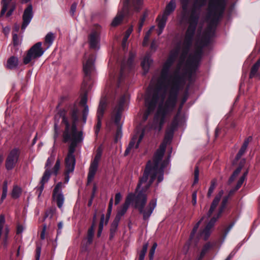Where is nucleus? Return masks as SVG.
<instances>
[{"label": "nucleus", "instance_id": "f257e3e1", "mask_svg": "<svg viewBox=\"0 0 260 260\" xmlns=\"http://www.w3.org/2000/svg\"><path fill=\"white\" fill-rule=\"evenodd\" d=\"M191 45L187 46L184 41L181 50L177 47L171 51L163 64L160 76L155 86L153 87L155 83L153 78L147 90L145 98L147 110L142 119L143 121H145L158 105V110L151 127L156 131L159 132L161 129L167 114L171 112L175 106L178 84L182 76L180 72L181 68L184 66L183 73L186 75L193 73L199 64L202 53V48L204 46L197 41L196 51L193 54L189 55L185 61Z\"/></svg>", "mask_w": 260, "mask_h": 260}, {"label": "nucleus", "instance_id": "f03ea898", "mask_svg": "<svg viewBox=\"0 0 260 260\" xmlns=\"http://www.w3.org/2000/svg\"><path fill=\"white\" fill-rule=\"evenodd\" d=\"M182 11L180 15L181 23L187 22L184 42L187 46L192 44V38L200 17L201 9L205 5L207 0H179ZM226 0H209L207 20L209 26L203 38L198 39L202 46L207 45L212 35L214 27L221 16L225 8Z\"/></svg>", "mask_w": 260, "mask_h": 260}, {"label": "nucleus", "instance_id": "7ed1b4c3", "mask_svg": "<svg viewBox=\"0 0 260 260\" xmlns=\"http://www.w3.org/2000/svg\"><path fill=\"white\" fill-rule=\"evenodd\" d=\"M171 135H166L163 142L155 152L152 161L149 160L146 166L143 176L137 185L134 198L135 207L143 215V218L147 220L156 206V199H152L144 209L147 202L146 191L154 179L157 177L158 183L163 180L164 169L168 164L167 160H162L167 144L171 139Z\"/></svg>", "mask_w": 260, "mask_h": 260}, {"label": "nucleus", "instance_id": "20e7f679", "mask_svg": "<svg viewBox=\"0 0 260 260\" xmlns=\"http://www.w3.org/2000/svg\"><path fill=\"white\" fill-rule=\"evenodd\" d=\"M79 111L77 109L74 108L71 113L72 124L71 126L67 118L62 115V113H58L55 116L54 123V138L55 140L58 136V128L57 127V120L62 117V121L65 124L66 128L63 137L64 142L70 141L71 144L69 147L68 153L65 158L66 173L69 174L73 172L75 165V157L74 153L77 144L81 143L83 140L82 133L81 131H77L75 123L78 119Z\"/></svg>", "mask_w": 260, "mask_h": 260}, {"label": "nucleus", "instance_id": "39448f33", "mask_svg": "<svg viewBox=\"0 0 260 260\" xmlns=\"http://www.w3.org/2000/svg\"><path fill=\"white\" fill-rule=\"evenodd\" d=\"M223 194L222 190L220 191L213 201L210 209L207 213V217L212 216L210 220L208 222L205 228L202 230L200 233V237L204 240H206L209 237L212 231V229L217 221V219L220 217L223 209L225 207L228 200V197H224L221 203V205L219 208L218 210L216 208L218 205V203L221 199L222 196Z\"/></svg>", "mask_w": 260, "mask_h": 260}, {"label": "nucleus", "instance_id": "423d86ee", "mask_svg": "<svg viewBox=\"0 0 260 260\" xmlns=\"http://www.w3.org/2000/svg\"><path fill=\"white\" fill-rule=\"evenodd\" d=\"M126 96L125 95H123L119 99L117 106L114 108L113 112V118L114 120L115 123L119 126V122L121 119V115L122 111L123 110L124 103L126 102ZM122 135V131L121 127L118 126L116 135L115 137V141H117L120 139Z\"/></svg>", "mask_w": 260, "mask_h": 260}, {"label": "nucleus", "instance_id": "0eeeda50", "mask_svg": "<svg viewBox=\"0 0 260 260\" xmlns=\"http://www.w3.org/2000/svg\"><path fill=\"white\" fill-rule=\"evenodd\" d=\"M42 45L41 42H38L27 51L26 55L23 57L24 64H27L34 61L43 54L44 50L42 47Z\"/></svg>", "mask_w": 260, "mask_h": 260}, {"label": "nucleus", "instance_id": "6e6552de", "mask_svg": "<svg viewBox=\"0 0 260 260\" xmlns=\"http://www.w3.org/2000/svg\"><path fill=\"white\" fill-rule=\"evenodd\" d=\"M63 184L58 182L54 187L53 190L52 198L59 208H61L64 201V197L62 192Z\"/></svg>", "mask_w": 260, "mask_h": 260}, {"label": "nucleus", "instance_id": "1a4fd4ad", "mask_svg": "<svg viewBox=\"0 0 260 260\" xmlns=\"http://www.w3.org/2000/svg\"><path fill=\"white\" fill-rule=\"evenodd\" d=\"M54 156L51 155L50 157L48 158L47 160L45 165V168L46 169L40 182L41 185L40 187L39 188V189L40 190L39 196L40 195V194L41 193L42 191L44 189V186L45 183L47 182L48 181L49 179L50 178L51 173L50 170H49L48 167H49L51 165L52 163L54 161Z\"/></svg>", "mask_w": 260, "mask_h": 260}, {"label": "nucleus", "instance_id": "9d476101", "mask_svg": "<svg viewBox=\"0 0 260 260\" xmlns=\"http://www.w3.org/2000/svg\"><path fill=\"white\" fill-rule=\"evenodd\" d=\"M19 157L18 151L15 149L12 150L6 159V168L7 170H12L17 163Z\"/></svg>", "mask_w": 260, "mask_h": 260}, {"label": "nucleus", "instance_id": "9b49d317", "mask_svg": "<svg viewBox=\"0 0 260 260\" xmlns=\"http://www.w3.org/2000/svg\"><path fill=\"white\" fill-rule=\"evenodd\" d=\"M134 198V194L132 193L129 194L125 201V203L122 205V206L119 208V209L117 211V213L115 219H117L118 220H120L121 217L126 213L127 211L129 205L131 202V201Z\"/></svg>", "mask_w": 260, "mask_h": 260}, {"label": "nucleus", "instance_id": "f8f14e48", "mask_svg": "<svg viewBox=\"0 0 260 260\" xmlns=\"http://www.w3.org/2000/svg\"><path fill=\"white\" fill-rule=\"evenodd\" d=\"M32 7L29 5L24 10L23 15V23L21 29L24 30L32 18Z\"/></svg>", "mask_w": 260, "mask_h": 260}, {"label": "nucleus", "instance_id": "ddd939ff", "mask_svg": "<svg viewBox=\"0 0 260 260\" xmlns=\"http://www.w3.org/2000/svg\"><path fill=\"white\" fill-rule=\"evenodd\" d=\"M129 0H124L123 2V7L122 10L118 12L116 16L114 18L112 22L111 25L113 26H116L118 25L122 20L123 15L127 11L128 5Z\"/></svg>", "mask_w": 260, "mask_h": 260}, {"label": "nucleus", "instance_id": "4468645a", "mask_svg": "<svg viewBox=\"0 0 260 260\" xmlns=\"http://www.w3.org/2000/svg\"><path fill=\"white\" fill-rule=\"evenodd\" d=\"M94 60L95 57L94 55H91L86 62L83 63V71L87 77L94 71L93 62Z\"/></svg>", "mask_w": 260, "mask_h": 260}, {"label": "nucleus", "instance_id": "2eb2a0df", "mask_svg": "<svg viewBox=\"0 0 260 260\" xmlns=\"http://www.w3.org/2000/svg\"><path fill=\"white\" fill-rule=\"evenodd\" d=\"M101 28L100 26H97L96 31H92L89 36L90 46L92 48H96L99 43V30Z\"/></svg>", "mask_w": 260, "mask_h": 260}, {"label": "nucleus", "instance_id": "dca6fc26", "mask_svg": "<svg viewBox=\"0 0 260 260\" xmlns=\"http://www.w3.org/2000/svg\"><path fill=\"white\" fill-rule=\"evenodd\" d=\"M143 136H144V134L143 133L140 135L138 141L137 140L136 137H134L132 139V140L131 141L130 143H129V145H128L127 148H126V149L125 151V152H124L125 155H128L132 150H133L134 149L138 148L140 142H141V141L142 140V139L143 138Z\"/></svg>", "mask_w": 260, "mask_h": 260}, {"label": "nucleus", "instance_id": "f3484780", "mask_svg": "<svg viewBox=\"0 0 260 260\" xmlns=\"http://www.w3.org/2000/svg\"><path fill=\"white\" fill-rule=\"evenodd\" d=\"M99 162L92 161L88 174V182H90L93 179L98 168Z\"/></svg>", "mask_w": 260, "mask_h": 260}, {"label": "nucleus", "instance_id": "a211bd4d", "mask_svg": "<svg viewBox=\"0 0 260 260\" xmlns=\"http://www.w3.org/2000/svg\"><path fill=\"white\" fill-rule=\"evenodd\" d=\"M107 100L105 98L101 99L97 111L98 118H102L104 112L106 109Z\"/></svg>", "mask_w": 260, "mask_h": 260}, {"label": "nucleus", "instance_id": "6ab92c4d", "mask_svg": "<svg viewBox=\"0 0 260 260\" xmlns=\"http://www.w3.org/2000/svg\"><path fill=\"white\" fill-rule=\"evenodd\" d=\"M168 19V16L162 14L161 16L158 17L157 20L158 21V27L159 28L158 31V35H160L166 25V22Z\"/></svg>", "mask_w": 260, "mask_h": 260}, {"label": "nucleus", "instance_id": "aec40b11", "mask_svg": "<svg viewBox=\"0 0 260 260\" xmlns=\"http://www.w3.org/2000/svg\"><path fill=\"white\" fill-rule=\"evenodd\" d=\"M55 37V34L52 32H49L46 35L44 38V45L46 46V49H48L52 45Z\"/></svg>", "mask_w": 260, "mask_h": 260}, {"label": "nucleus", "instance_id": "412c9836", "mask_svg": "<svg viewBox=\"0 0 260 260\" xmlns=\"http://www.w3.org/2000/svg\"><path fill=\"white\" fill-rule=\"evenodd\" d=\"M176 7V1L171 0L170 2L167 5L163 14L168 16L175 10Z\"/></svg>", "mask_w": 260, "mask_h": 260}, {"label": "nucleus", "instance_id": "4be33fe9", "mask_svg": "<svg viewBox=\"0 0 260 260\" xmlns=\"http://www.w3.org/2000/svg\"><path fill=\"white\" fill-rule=\"evenodd\" d=\"M152 62V60L151 59L149 54H148L146 55L141 62L142 67L145 72H147L148 71L149 67Z\"/></svg>", "mask_w": 260, "mask_h": 260}, {"label": "nucleus", "instance_id": "5701e85b", "mask_svg": "<svg viewBox=\"0 0 260 260\" xmlns=\"http://www.w3.org/2000/svg\"><path fill=\"white\" fill-rule=\"evenodd\" d=\"M18 65V58L12 56L10 57L7 60L6 67L9 69L16 68Z\"/></svg>", "mask_w": 260, "mask_h": 260}, {"label": "nucleus", "instance_id": "b1692460", "mask_svg": "<svg viewBox=\"0 0 260 260\" xmlns=\"http://www.w3.org/2000/svg\"><path fill=\"white\" fill-rule=\"evenodd\" d=\"M247 174V172H245L242 175V176H241L240 177V178L239 179V180H238V181L237 183L236 187L230 191L229 196L233 194L236 191H237L240 188V187L241 186L242 184L243 183V182L245 179Z\"/></svg>", "mask_w": 260, "mask_h": 260}, {"label": "nucleus", "instance_id": "393cba45", "mask_svg": "<svg viewBox=\"0 0 260 260\" xmlns=\"http://www.w3.org/2000/svg\"><path fill=\"white\" fill-rule=\"evenodd\" d=\"M119 220L117 219H114L113 222L112 223L110 227V239H112L115 233L117 231V227L119 224Z\"/></svg>", "mask_w": 260, "mask_h": 260}, {"label": "nucleus", "instance_id": "a878e982", "mask_svg": "<svg viewBox=\"0 0 260 260\" xmlns=\"http://www.w3.org/2000/svg\"><path fill=\"white\" fill-rule=\"evenodd\" d=\"M259 67H260V58L252 66V67L251 69V71H250V73L249 75V77L250 78H253V77H254L256 75Z\"/></svg>", "mask_w": 260, "mask_h": 260}, {"label": "nucleus", "instance_id": "bb28decb", "mask_svg": "<svg viewBox=\"0 0 260 260\" xmlns=\"http://www.w3.org/2000/svg\"><path fill=\"white\" fill-rule=\"evenodd\" d=\"M21 189L18 186H15L12 190L11 196L14 199L18 198L21 193Z\"/></svg>", "mask_w": 260, "mask_h": 260}, {"label": "nucleus", "instance_id": "cd10ccee", "mask_svg": "<svg viewBox=\"0 0 260 260\" xmlns=\"http://www.w3.org/2000/svg\"><path fill=\"white\" fill-rule=\"evenodd\" d=\"M242 166L239 167L233 173V175L231 176L229 180V183L231 184L235 179V178L239 175L241 171Z\"/></svg>", "mask_w": 260, "mask_h": 260}, {"label": "nucleus", "instance_id": "c85d7f7f", "mask_svg": "<svg viewBox=\"0 0 260 260\" xmlns=\"http://www.w3.org/2000/svg\"><path fill=\"white\" fill-rule=\"evenodd\" d=\"M94 235L93 225H92L90 229L88 230L87 234V243L90 244L92 242L93 237Z\"/></svg>", "mask_w": 260, "mask_h": 260}, {"label": "nucleus", "instance_id": "c756f323", "mask_svg": "<svg viewBox=\"0 0 260 260\" xmlns=\"http://www.w3.org/2000/svg\"><path fill=\"white\" fill-rule=\"evenodd\" d=\"M132 31H133V27H130L126 31L124 36L123 38V41H122L123 47L124 48L126 46V41Z\"/></svg>", "mask_w": 260, "mask_h": 260}, {"label": "nucleus", "instance_id": "7c9ffc66", "mask_svg": "<svg viewBox=\"0 0 260 260\" xmlns=\"http://www.w3.org/2000/svg\"><path fill=\"white\" fill-rule=\"evenodd\" d=\"M186 100H187V98L186 97H184L183 99H182L181 104V105L179 108V110H178V112L177 114H176V115L175 116V117H174V120L173 122V124L176 125L177 124L180 111L182 109L183 105L186 101Z\"/></svg>", "mask_w": 260, "mask_h": 260}, {"label": "nucleus", "instance_id": "2f4dec72", "mask_svg": "<svg viewBox=\"0 0 260 260\" xmlns=\"http://www.w3.org/2000/svg\"><path fill=\"white\" fill-rule=\"evenodd\" d=\"M148 246V243H146L143 245L142 249L139 253V260H144L146 253L147 251Z\"/></svg>", "mask_w": 260, "mask_h": 260}, {"label": "nucleus", "instance_id": "473e14b6", "mask_svg": "<svg viewBox=\"0 0 260 260\" xmlns=\"http://www.w3.org/2000/svg\"><path fill=\"white\" fill-rule=\"evenodd\" d=\"M133 6L135 10L139 11L143 4V0H133Z\"/></svg>", "mask_w": 260, "mask_h": 260}, {"label": "nucleus", "instance_id": "72a5a7b5", "mask_svg": "<svg viewBox=\"0 0 260 260\" xmlns=\"http://www.w3.org/2000/svg\"><path fill=\"white\" fill-rule=\"evenodd\" d=\"M247 148V146H246V144H243L242 147H241L236 155V159L237 160L239 159L244 154Z\"/></svg>", "mask_w": 260, "mask_h": 260}, {"label": "nucleus", "instance_id": "f704fd0d", "mask_svg": "<svg viewBox=\"0 0 260 260\" xmlns=\"http://www.w3.org/2000/svg\"><path fill=\"white\" fill-rule=\"evenodd\" d=\"M206 216H203L194 225V228H193L192 231L190 234V238L192 239L193 237L194 236V234L196 233L199 225L200 223L202 222V220H203L205 218H206Z\"/></svg>", "mask_w": 260, "mask_h": 260}, {"label": "nucleus", "instance_id": "c9c22d12", "mask_svg": "<svg viewBox=\"0 0 260 260\" xmlns=\"http://www.w3.org/2000/svg\"><path fill=\"white\" fill-rule=\"evenodd\" d=\"M60 161L59 159H57L56 161L55 165L52 169V173L55 175H56L58 173V171L60 169Z\"/></svg>", "mask_w": 260, "mask_h": 260}, {"label": "nucleus", "instance_id": "e433bc0d", "mask_svg": "<svg viewBox=\"0 0 260 260\" xmlns=\"http://www.w3.org/2000/svg\"><path fill=\"white\" fill-rule=\"evenodd\" d=\"M104 220H105V215H104V214H103L101 216V221H100V223L99 224V231H98V233L97 234L98 237H100L101 235V233H102V230L103 229V226H104Z\"/></svg>", "mask_w": 260, "mask_h": 260}, {"label": "nucleus", "instance_id": "4c0bfd02", "mask_svg": "<svg viewBox=\"0 0 260 260\" xmlns=\"http://www.w3.org/2000/svg\"><path fill=\"white\" fill-rule=\"evenodd\" d=\"M102 153V150L101 147H99L96 150L95 156L92 161L99 162Z\"/></svg>", "mask_w": 260, "mask_h": 260}, {"label": "nucleus", "instance_id": "58836bf2", "mask_svg": "<svg viewBox=\"0 0 260 260\" xmlns=\"http://www.w3.org/2000/svg\"><path fill=\"white\" fill-rule=\"evenodd\" d=\"M89 112V109L87 105H85V107H83V109L82 111V118L83 122L85 123L87 119V116L88 115Z\"/></svg>", "mask_w": 260, "mask_h": 260}, {"label": "nucleus", "instance_id": "ea45409f", "mask_svg": "<svg viewBox=\"0 0 260 260\" xmlns=\"http://www.w3.org/2000/svg\"><path fill=\"white\" fill-rule=\"evenodd\" d=\"M216 185V181L215 180H213L211 181V185L209 188V190L208 192L207 196L208 197H210L212 194V193L213 192V190H214L215 186Z\"/></svg>", "mask_w": 260, "mask_h": 260}, {"label": "nucleus", "instance_id": "a19ab883", "mask_svg": "<svg viewBox=\"0 0 260 260\" xmlns=\"http://www.w3.org/2000/svg\"><path fill=\"white\" fill-rule=\"evenodd\" d=\"M113 203V198H112L110 200L109 204V206H108V210H107V218H109V217L110 216V214L111 213V211H112V209ZM108 219H107L106 220V221L105 222V224H107V223L108 222Z\"/></svg>", "mask_w": 260, "mask_h": 260}, {"label": "nucleus", "instance_id": "79ce46f5", "mask_svg": "<svg viewBox=\"0 0 260 260\" xmlns=\"http://www.w3.org/2000/svg\"><path fill=\"white\" fill-rule=\"evenodd\" d=\"M2 4L3 5V8L1 12V16H3L7 10V7L9 5V2H7V0H2Z\"/></svg>", "mask_w": 260, "mask_h": 260}, {"label": "nucleus", "instance_id": "37998d69", "mask_svg": "<svg viewBox=\"0 0 260 260\" xmlns=\"http://www.w3.org/2000/svg\"><path fill=\"white\" fill-rule=\"evenodd\" d=\"M156 247H157V244L156 243H154L149 251V255L150 260L153 259V257Z\"/></svg>", "mask_w": 260, "mask_h": 260}, {"label": "nucleus", "instance_id": "c03bdc74", "mask_svg": "<svg viewBox=\"0 0 260 260\" xmlns=\"http://www.w3.org/2000/svg\"><path fill=\"white\" fill-rule=\"evenodd\" d=\"M199 170L198 167L196 166L194 173V183H197L199 181Z\"/></svg>", "mask_w": 260, "mask_h": 260}, {"label": "nucleus", "instance_id": "a18cd8bd", "mask_svg": "<svg viewBox=\"0 0 260 260\" xmlns=\"http://www.w3.org/2000/svg\"><path fill=\"white\" fill-rule=\"evenodd\" d=\"M209 247H210V246L209 244H207L204 246V247L203 248V250H202V251L201 252L200 256L198 260H201L202 258V257L205 254L207 250L209 249Z\"/></svg>", "mask_w": 260, "mask_h": 260}, {"label": "nucleus", "instance_id": "49530a36", "mask_svg": "<svg viewBox=\"0 0 260 260\" xmlns=\"http://www.w3.org/2000/svg\"><path fill=\"white\" fill-rule=\"evenodd\" d=\"M146 16H147L146 14H144L143 15V16L140 19V21L139 23V28H138V30H139V32L142 29V28L143 25L144 24V21L145 20V18H146Z\"/></svg>", "mask_w": 260, "mask_h": 260}, {"label": "nucleus", "instance_id": "de8ad7c7", "mask_svg": "<svg viewBox=\"0 0 260 260\" xmlns=\"http://www.w3.org/2000/svg\"><path fill=\"white\" fill-rule=\"evenodd\" d=\"M101 119L102 118H98V122L95 126V133L98 134L99 132L101 126Z\"/></svg>", "mask_w": 260, "mask_h": 260}, {"label": "nucleus", "instance_id": "09e8293b", "mask_svg": "<svg viewBox=\"0 0 260 260\" xmlns=\"http://www.w3.org/2000/svg\"><path fill=\"white\" fill-rule=\"evenodd\" d=\"M46 229H47L46 224H44L43 225V229H42V231L41 233V239L42 240H44L45 238V233H46Z\"/></svg>", "mask_w": 260, "mask_h": 260}, {"label": "nucleus", "instance_id": "8fccbe9b", "mask_svg": "<svg viewBox=\"0 0 260 260\" xmlns=\"http://www.w3.org/2000/svg\"><path fill=\"white\" fill-rule=\"evenodd\" d=\"M121 199V195L120 193L118 192L115 195V204L117 205L119 203L120 200Z\"/></svg>", "mask_w": 260, "mask_h": 260}, {"label": "nucleus", "instance_id": "3c124183", "mask_svg": "<svg viewBox=\"0 0 260 260\" xmlns=\"http://www.w3.org/2000/svg\"><path fill=\"white\" fill-rule=\"evenodd\" d=\"M77 8V4L74 3L72 5L70 10V13L72 16H73L76 12Z\"/></svg>", "mask_w": 260, "mask_h": 260}, {"label": "nucleus", "instance_id": "603ef678", "mask_svg": "<svg viewBox=\"0 0 260 260\" xmlns=\"http://www.w3.org/2000/svg\"><path fill=\"white\" fill-rule=\"evenodd\" d=\"M197 191H194L192 194V203L193 205H195L197 203Z\"/></svg>", "mask_w": 260, "mask_h": 260}, {"label": "nucleus", "instance_id": "864d4df0", "mask_svg": "<svg viewBox=\"0 0 260 260\" xmlns=\"http://www.w3.org/2000/svg\"><path fill=\"white\" fill-rule=\"evenodd\" d=\"M13 39L15 45H18L19 44L18 37L17 34L13 35Z\"/></svg>", "mask_w": 260, "mask_h": 260}, {"label": "nucleus", "instance_id": "5fc2aeb1", "mask_svg": "<svg viewBox=\"0 0 260 260\" xmlns=\"http://www.w3.org/2000/svg\"><path fill=\"white\" fill-rule=\"evenodd\" d=\"M41 255V248L38 247L36 250V260H39Z\"/></svg>", "mask_w": 260, "mask_h": 260}, {"label": "nucleus", "instance_id": "6e6d98bb", "mask_svg": "<svg viewBox=\"0 0 260 260\" xmlns=\"http://www.w3.org/2000/svg\"><path fill=\"white\" fill-rule=\"evenodd\" d=\"M63 227V223L62 222H59L58 224V230H57V235L61 234V230Z\"/></svg>", "mask_w": 260, "mask_h": 260}, {"label": "nucleus", "instance_id": "4d7b16f0", "mask_svg": "<svg viewBox=\"0 0 260 260\" xmlns=\"http://www.w3.org/2000/svg\"><path fill=\"white\" fill-rule=\"evenodd\" d=\"M87 102V97L86 96H84L82 98L80 101V104L83 106V107H85L86 105Z\"/></svg>", "mask_w": 260, "mask_h": 260}, {"label": "nucleus", "instance_id": "13d9d810", "mask_svg": "<svg viewBox=\"0 0 260 260\" xmlns=\"http://www.w3.org/2000/svg\"><path fill=\"white\" fill-rule=\"evenodd\" d=\"M252 137L249 136L244 140L243 144H246V145L248 146L249 142H251L252 141Z\"/></svg>", "mask_w": 260, "mask_h": 260}, {"label": "nucleus", "instance_id": "bf43d9fd", "mask_svg": "<svg viewBox=\"0 0 260 260\" xmlns=\"http://www.w3.org/2000/svg\"><path fill=\"white\" fill-rule=\"evenodd\" d=\"M151 30H149L146 34L144 39H145V41H148L149 39L150 38V36L151 35Z\"/></svg>", "mask_w": 260, "mask_h": 260}, {"label": "nucleus", "instance_id": "052dcab7", "mask_svg": "<svg viewBox=\"0 0 260 260\" xmlns=\"http://www.w3.org/2000/svg\"><path fill=\"white\" fill-rule=\"evenodd\" d=\"M7 190H8L7 182V181H5L4 183L3 186V192H7Z\"/></svg>", "mask_w": 260, "mask_h": 260}, {"label": "nucleus", "instance_id": "680f3d73", "mask_svg": "<svg viewBox=\"0 0 260 260\" xmlns=\"http://www.w3.org/2000/svg\"><path fill=\"white\" fill-rule=\"evenodd\" d=\"M23 231V228L22 225H18L17 230V234H21Z\"/></svg>", "mask_w": 260, "mask_h": 260}, {"label": "nucleus", "instance_id": "e2e57ef3", "mask_svg": "<svg viewBox=\"0 0 260 260\" xmlns=\"http://www.w3.org/2000/svg\"><path fill=\"white\" fill-rule=\"evenodd\" d=\"M7 192H3L2 197H1V203L3 202V201L7 197Z\"/></svg>", "mask_w": 260, "mask_h": 260}, {"label": "nucleus", "instance_id": "0e129e2a", "mask_svg": "<svg viewBox=\"0 0 260 260\" xmlns=\"http://www.w3.org/2000/svg\"><path fill=\"white\" fill-rule=\"evenodd\" d=\"M233 226V224H231L228 228L225 231V236L228 234V233L229 232V231L231 230V229L232 228Z\"/></svg>", "mask_w": 260, "mask_h": 260}, {"label": "nucleus", "instance_id": "69168bd1", "mask_svg": "<svg viewBox=\"0 0 260 260\" xmlns=\"http://www.w3.org/2000/svg\"><path fill=\"white\" fill-rule=\"evenodd\" d=\"M14 7L12 9H11V10H10L7 13V16L8 17L11 16L13 13V11H14Z\"/></svg>", "mask_w": 260, "mask_h": 260}, {"label": "nucleus", "instance_id": "338daca9", "mask_svg": "<svg viewBox=\"0 0 260 260\" xmlns=\"http://www.w3.org/2000/svg\"><path fill=\"white\" fill-rule=\"evenodd\" d=\"M151 48L152 49H154V50L155 49V48H156V44H155V41H153L151 43Z\"/></svg>", "mask_w": 260, "mask_h": 260}, {"label": "nucleus", "instance_id": "774afa93", "mask_svg": "<svg viewBox=\"0 0 260 260\" xmlns=\"http://www.w3.org/2000/svg\"><path fill=\"white\" fill-rule=\"evenodd\" d=\"M87 85V83L86 82H85V81H84V82L83 83V84L82 85V88L84 90H86V86Z\"/></svg>", "mask_w": 260, "mask_h": 260}]
</instances>
